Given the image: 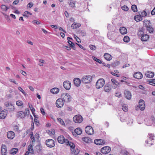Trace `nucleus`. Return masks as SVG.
Returning <instances> with one entry per match:
<instances>
[{"instance_id": "nucleus-1", "label": "nucleus", "mask_w": 155, "mask_h": 155, "mask_svg": "<svg viewBox=\"0 0 155 155\" xmlns=\"http://www.w3.org/2000/svg\"><path fill=\"white\" fill-rule=\"evenodd\" d=\"M137 35L139 37H141V40L142 41H146L149 38V36L145 34H144L143 29H141L139 30L137 33Z\"/></svg>"}, {"instance_id": "nucleus-2", "label": "nucleus", "mask_w": 155, "mask_h": 155, "mask_svg": "<svg viewBox=\"0 0 155 155\" xmlns=\"http://www.w3.org/2000/svg\"><path fill=\"white\" fill-rule=\"evenodd\" d=\"M107 28L109 31L107 33V36L108 38L112 39L113 36L111 35V34L112 32H116V28L110 24L107 25Z\"/></svg>"}, {"instance_id": "nucleus-3", "label": "nucleus", "mask_w": 155, "mask_h": 155, "mask_svg": "<svg viewBox=\"0 0 155 155\" xmlns=\"http://www.w3.org/2000/svg\"><path fill=\"white\" fill-rule=\"evenodd\" d=\"M61 99L63 101L65 102H68L71 101L72 100V97L68 94L64 93L61 95Z\"/></svg>"}, {"instance_id": "nucleus-4", "label": "nucleus", "mask_w": 155, "mask_h": 155, "mask_svg": "<svg viewBox=\"0 0 155 155\" xmlns=\"http://www.w3.org/2000/svg\"><path fill=\"white\" fill-rule=\"evenodd\" d=\"M148 138L146 141V143L149 144V146L153 144L154 143V140L155 139V135L152 134H149L148 136Z\"/></svg>"}, {"instance_id": "nucleus-5", "label": "nucleus", "mask_w": 155, "mask_h": 155, "mask_svg": "<svg viewBox=\"0 0 155 155\" xmlns=\"http://www.w3.org/2000/svg\"><path fill=\"white\" fill-rule=\"evenodd\" d=\"M105 84V81L103 78L98 80L96 84V87L97 89H100L103 87Z\"/></svg>"}, {"instance_id": "nucleus-6", "label": "nucleus", "mask_w": 155, "mask_h": 155, "mask_svg": "<svg viewBox=\"0 0 155 155\" xmlns=\"http://www.w3.org/2000/svg\"><path fill=\"white\" fill-rule=\"evenodd\" d=\"M92 77L90 75H87L84 76L81 79V81L84 83H88L92 80Z\"/></svg>"}, {"instance_id": "nucleus-7", "label": "nucleus", "mask_w": 155, "mask_h": 155, "mask_svg": "<svg viewBox=\"0 0 155 155\" xmlns=\"http://www.w3.org/2000/svg\"><path fill=\"white\" fill-rule=\"evenodd\" d=\"M72 40V39L70 38L69 37L67 38V39L68 40V42L70 46V47L68 46H65V48L67 50L69 51L71 49V48H72L73 49L75 50L76 48L74 46V44L71 41H70V39Z\"/></svg>"}, {"instance_id": "nucleus-8", "label": "nucleus", "mask_w": 155, "mask_h": 155, "mask_svg": "<svg viewBox=\"0 0 155 155\" xmlns=\"http://www.w3.org/2000/svg\"><path fill=\"white\" fill-rule=\"evenodd\" d=\"M83 117L80 115H77L74 116L73 120L76 123H81L83 121Z\"/></svg>"}, {"instance_id": "nucleus-9", "label": "nucleus", "mask_w": 155, "mask_h": 155, "mask_svg": "<svg viewBox=\"0 0 155 155\" xmlns=\"http://www.w3.org/2000/svg\"><path fill=\"white\" fill-rule=\"evenodd\" d=\"M46 144L48 147H53L55 145V142L52 139H49L46 140Z\"/></svg>"}, {"instance_id": "nucleus-10", "label": "nucleus", "mask_w": 155, "mask_h": 155, "mask_svg": "<svg viewBox=\"0 0 155 155\" xmlns=\"http://www.w3.org/2000/svg\"><path fill=\"white\" fill-rule=\"evenodd\" d=\"M110 150V148L107 146L102 147L101 149V152L103 154H106L109 153Z\"/></svg>"}, {"instance_id": "nucleus-11", "label": "nucleus", "mask_w": 155, "mask_h": 155, "mask_svg": "<svg viewBox=\"0 0 155 155\" xmlns=\"http://www.w3.org/2000/svg\"><path fill=\"white\" fill-rule=\"evenodd\" d=\"M85 131L86 133L89 134L91 135L94 133L93 129L91 126H88L85 128Z\"/></svg>"}, {"instance_id": "nucleus-12", "label": "nucleus", "mask_w": 155, "mask_h": 155, "mask_svg": "<svg viewBox=\"0 0 155 155\" xmlns=\"http://www.w3.org/2000/svg\"><path fill=\"white\" fill-rule=\"evenodd\" d=\"M146 124L147 126H151L153 124L155 126V118L153 117H151L146 122Z\"/></svg>"}, {"instance_id": "nucleus-13", "label": "nucleus", "mask_w": 155, "mask_h": 155, "mask_svg": "<svg viewBox=\"0 0 155 155\" xmlns=\"http://www.w3.org/2000/svg\"><path fill=\"white\" fill-rule=\"evenodd\" d=\"M64 101L61 98H59L56 102V106L59 108L62 107L64 105Z\"/></svg>"}, {"instance_id": "nucleus-14", "label": "nucleus", "mask_w": 155, "mask_h": 155, "mask_svg": "<svg viewBox=\"0 0 155 155\" xmlns=\"http://www.w3.org/2000/svg\"><path fill=\"white\" fill-rule=\"evenodd\" d=\"M7 136L8 139L12 140L15 137V134L12 131H9L7 132Z\"/></svg>"}, {"instance_id": "nucleus-15", "label": "nucleus", "mask_w": 155, "mask_h": 155, "mask_svg": "<svg viewBox=\"0 0 155 155\" xmlns=\"http://www.w3.org/2000/svg\"><path fill=\"white\" fill-rule=\"evenodd\" d=\"M64 87L67 90H69L71 87V83L68 81H66L63 83Z\"/></svg>"}, {"instance_id": "nucleus-16", "label": "nucleus", "mask_w": 155, "mask_h": 155, "mask_svg": "<svg viewBox=\"0 0 155 155\" xmlns=\"http://www.w3.org/2000/svg\"><path fill=\"white\" fill-rule=\"evenodd\" d=\"M26 115L25 113L22 111H20L17 112L16 115L18 118L23 119L25 117Z\"/></svg>"}, {"instance_id": "nucleus-17", "label": "nucleus", "mask_w": 155, "mask_h": 155, "mask_svg": "<svg viewBox=\"0 0 155 155\" xmlns=\"http://www.w3.org/2000/svg\"><path fill=\"white\" fill-rule=\"evenodd\" d=\"M94 142L96 145H102L105 143V141L104 140L97 139L94 140Z\"/></svg>"}, {"instance_id": "nucleus-18", "label": "nucleus", "mask_w": 155, "mask_h": 155, "mask_svg": "<svg viewBox=\"0 0 155 155\" xmlns=\"http://www.w3.org/2000/svg\"><path fill=\"white\" fill-rule=\"evenodd\" d=\"M58 142L62 144L65 143L66 144V140H68L67 139H65L63 136H59L58 138Z\"/></svg>"}, {"instance_id": "nucleus-19", "label": "nucleus", "mask_w": 155, "mask_h": 155, "mask_svg": "<svg viewBox=\"0 0 155 155\" xmlns=\"http://www.w3.org/2000/svg\"><path fill=\"white\" fill-rule=\"evenodd\" d=\"M139 108L141 110H143L145 108V104L144 101L140 100L139 101Z\"/></svg>"}, {"instance_id": "nucleus-20", "label": "nucleus", "mask_w": 155, "mask_h": 155, "mask_svg": "<svg viewBox=\"0 0 155 155\" xmlns=\"http://www.w3.org/2000/svg\"><path fill=\"white\" fill-rule=\"evenodd\" d=\"M134 75V77L137 79H140L142 78L143 77V74H142L139 72H135Z\"/></svg>"}, {"instance_id": "nucleus-21", "label": "nucleus", "mask_w": 155, "mask_h": 155, "mask_svg": "<svg viewBox=\"0 0 155 155\" xmlns=\"http://www.w3.org/2000/svg\"><path fill=\"white\" fill-rule=\"evenodd\" d=\"M111 81L112 83V87L114 89L116 88L119 85V83L114 79L112 78Z\"/></svg>"}, {"instance_id": "nucleus-22", "label": "nucleus", "mask_w": 155, "mask_h": 155, "mask_svg": "<svg viewBox=\"0 0 155 155\" xmlns=\"http://www.w3.org/2000/svg\"><path fill=\"white\" fill-rule=\"evenodd\" d=\"M1 151L2 155H6L7 153V150L5 145H2L1 146Z\"/></svg>"}, {"instance_id": "nucleus-23", "label": "nucleus", "mask_w": 155, "mask_h": 155, "mask_svg": "<svg viewBox=\"0 0 155 155\" xmlns=\"http://www.w3.org/2000/svg\"><path fill=\"white\" fill-rule=\"evenodd\" d=\"M7 112L5 110H2L0 113V118L1 119H4L7 116Z\"/></svg>"}, {"instance_id": "nucleus-24", "label": "nucleus", "mask_w": 155, "mask_h": 155, "mask_svg": "<svg viewBox=\"0 0 155 155\" xmlns=\"http://www.w3.org/2000/svg\"><path fill=\"white\" fill-rule=\"evenodd\" d=\"M124 94L125 97L127 99L130 100L131 98V93L129 91L125 90L124 91Z\"/></svg>"}, {"instance_id": "nucleus-25", "label": "nucleus", "mask_w": 155, "mask_h": 155, "mask_svg": "<svg viewBox=\"0 0 155 155\" xmlns=\"http://www.w3.org/2000/svg\"><path fill=\"white\" fill-rule=\"evenodd\" d=\"M74 83L75 86L78 87L80 86L81 83V80L78 78H76L74 80Z\"/></svg>"}, {"instance_id": "nucleus-26", "label": "nucleus", "mask_w": 155, "mask_h": 155, "mask_svg": "<svg viewBox=\"0 0 155 155\" xmlns=\"http://www.w3.org/2000/svg\"><path fill=\"white\" fill-rule=\"evenodd\" d=\"M104 57L106 60L108 61H110L112 58V56L108 53H105Z\"/></svg>"}, {"instance_id": "nucleus-27", "label": "nucleus", "mask_w": 155, "mask_h": 155, "mask_svg": "<svg viewBox=\"0 0 155 155\" xmlns=\"http://www.w3.org/2000/svg\"><path fill=\"white\" fill-rule=\"evenodd\" d=\"M80 150L78 148L71 149V153H74L75 155H78L80 152Z\"/></svg>"}, {"instance_id": "nucleus-28", "label": "nucleus", "mask_w": 155, "mask_h": 155, "mask_svg": "<svg viewBox=\"0 0 155 155\" xmlns=\"http://www.w3.org/2000/svg\"><path fill=\"white\" fill-rule=\"evenodd\" d=\"M120 32L122 35H125L127 33V29L124 27H121L120 28Z\"/></svg>"}, {"instance_id": "nucleus-29", "label": "nucleus", "mask_w": 155, "mask_h": 155, "mask_svg": "<svg viewBox=\"0 0 155 155\" xmlns=\"http://www.w3.org/2000/svg\"><path fill=\"white\" fill-rule=\"evenodd\" d=\"M66 144L67 145H69L71 149L74 148L75 147V145L72 142H70L68 140H66Z\"/></svg>"}, {"instance_id": "nucleus-30", "label": "nucleus", "mask_w": 155, "mask_h": 155, "mask_svg": "<svg viewBox=\"0 0 155 155\" xmlns=\"http://www.w3.org/2000/svg\"><path fill=\"white\" fill-rule=\"evenodd\" d=\"M145 75L147 78H152L153 77L154 74L153 72L148 71L145 74Z\"/></svg>"}, {"instance_id": "nucleus-31", "label": "nucleus", "mask_w": 155, "mask_h": 155, "mask_svg": "<svg viewBox=\"0 0 155 155\" xmlns=\"http://www.w3.org/2000/svg\"><path fill=\"white\" fill-rule=\"evenodd\" d=\"M81 25L80 23H74L71 25V27L74 29L80 27Z\"/></svg>"}, {"instance_id": "nucleus-32", "label": "nucleus", "mask_w": 155, "mask_h": 155, "mask_svg": "<svg viewBox=\"0 0 155 155\" xmlns=\"http://www.w3.org/2000/svg\"><path fill=\"white\" fill-rule=\"evenodd\" d=\"M59 91V89L57 87H54L51 89L50 90V92L52 94H57Z\"/></svg>"}, {"instance_id": "nucleus-33", "label": "nucleus", "mask_w": 155, "mask_h": 155, "mask_svg": "<svg viewBox=\"0 0 155 155\" xmlns=\"http://www.w3.org/2000/svg\"><path fill=\"white\" fill-rule=\"evenodd\" d=\"M83 141L85 142L88 143L91 142V140L88 137H84L82 138Z\"/></svg>"}, {"instance_id": "nucleus-34", "label": "nucleus", "mask_w": 155, "mask_h": 155, "mask_svg": "<svg viewBox=\"0 0 155 155\" xmlns=\"http://www.w3.org/2000/svg\"><path fill=\"white\" fill-rule=\"evenodd\" d=\"M57 120L61 125L65 127V124L63 120L60 118L58 117L57 118Z\"/></svg>"}, {"instance_id": "nucleus-35", "label": "nucleus", "mask_w": 155, "mask_h": 155, "mask_svg": "<svg viewBox=\"0 0 155 155\" xmlns=\"http://www.w3.org/2000/svg\"><path fill=\"white\" fill-rule=\"evenodd\" d=\"M134 19L136 21L138 22L142 21L143 18L140 15H136L134 17Z\"/></svg>"}, {"instance_id": "nucleus-36", "label": "nucleus", "mask_w": 155, "mask_h": 155, "mask_svg": "<svg viewBox=\"0 0 155 155\" xmlns=\"http://www.w3.org/2000/svg\"><path fill=\"white\" fill-rule=\"evenodd\" d=\"M75 133L78 135H80L82 133L81 129L80 128H76L74 130Z\"/></svg>"}, {"instance_id": "nucleus-37", "label": "nucleus", "mask_w": 155, "mask_h": 155, "mask_svg": "<svg viewBox=\"0 0 155 155\" xmlns=\"http://www.w3.org/2000/svg\"><path fill=\"white\" fill-rule=\"evenodd\" d=\"M68 3L69 6L72 7H74L75 4V1L73 0H69Z\"/></svg>"}, {"instance_id": "nucleus-38", "label": "nucleus", "mask_w": 155, "mask_h": 155, "mask_svg": "<svg viewBox=\"0 0 155 155\" xmlns=\"http://www.w3.org/2000/svg\"><path fill=\"white\" fill-rule=\"evenodd\" d=\"M18 151V149L17 148H13L10 151V153L12 154H15Z\"/></svg>"}, {"instance_id": "nucleus-39", "label": "nucleus", "mask_w": 155, "mask_h": 155, "mask_svg": "<svg viewBox=\"0 0 155 155\" xmlns=\"http://www.w3.org/2000/svg\"><path fill=\"white\" fill-rule=\"evenodd\" d=\"M32 14L28 11L25 12L23 14V16L24 17H28L29 15H31Z\"/></svg>"}, {"instance_id": "nucleus-40", "label": "nucleus", "mask_w": 155, "mask_h": 155, "mask_svg": "<svg viewBox=\"0 0 155 155\" xmlns=\"http://www.w3.org/2000/svg\"><path fill=\"white\" fill-rule=\"evenodd\" d=\"M34 144H30L28 146V151L30 153H32L33 152V146Z\"/></svg>"}, {"instance_id": "nucleus-41", "label": "nucleus", "mask_w": 155, "mask_h": 155, "mask_svg": "<svg viewBox=\"0 0 155 155\" xmlns=\"http://www.w3.org/2000/svg\"><path fill=\"white\" fill-rule=\"evenodd\" d=\"M92 58L93 60L97 62L100 64H101V63H102V61L100 59L97 58L96 57L94 56H93Z\"/></svg>"}, {"instance_id": "nucleus-42", "label": "nucleus", "mask_w": 155, "mask_h": 155, "mask_svg": "<svg viewBox=\"0 0 155 155\" xmlns=\"http://www.w3.org/2000/svg\"><path fill=\"white\" fill-rule=\"evenodd\" d=\"M146 27L148 31L150 33H152L153 32L154 29L152 27L150 26H147Z\"/></svg>"}, {"instance_id": "nucleus-43", "label": "nucleus", "mask_w": 155, "mask_h": 155, "mask_svg": "<svg viewBox=\"0 0 155 155\" xmlns=\"http://www.w3.org/2000/svg\"><path fill=\"white\" fill-rule=\"evenodd\" d=\"M139 13V15L141 16V17H145L147 15V13L145 11H143L140 12Z\"/></svg>"}, {"instance_id": "nucleus-44", "label": "nucleus", "mask_w": 155, "mask_h": 155, "mask_svg": "<svg viewBox=\"0 0 155 155\" xmlns=\"http://www.w3.org/2000/svg\"><path fill=\"white\" fill-rule=\"evenodd\" d=\"M122 109L124 112H127L128 110V107L127 105L124 104L122 106Z\"/></svg>"}, {"instance_id": "nucleus-45", "label": "nucleus", "mask_w": 155, "mask_h": 155, "mask_svg": "<svg viewBox=\"0 0 155 155\" xmlns=\"http://www.w3.org/2000/svg\"><path fill=\"white\" fill-rule=\"evenodd\" d=\"M111 90V88L108 85H106L104 87V91L106 92H109Z\"/></svg>"}, {"instance_id": "nucleus-46", "label": "nucleus", "mask_w": 155, "mask_h": 155, "mask_svg": "<svg viewBox=\"0 0 155 155\" xmlns=\"http://www.w3.org/2000/svg\"><path fill=\"white\" fill-rule=\"evenodd\" d=\"M16 104L18 106H21L23 105V103L22 101L18 100L16 102Z\"/></svg>"}, {"instance_id": "nucleus-47", "label": "nucleus", "mask_w": 155, "mask_h": 155, "mask_svg": "<svg viewBox=\"0 0 155 155\" xmlns=\"http://www.w3.org/2000/svg\"><path fill=\"white\" fill-rule=\"evenodd\" d=\"M1 8L2 10L4 11H6L8 9V8L5 5H2L1 6Z\"/></svg>"}, {"instance_id": "nucleus-48", "label": "nucleus", "mask_w": 155, "mask_h": 155, "mask_svg": "<svg viewBox=\"0 0 155 155\" xmlns=\"http://www.w3.org/2000/svg\"><path fill=\"white\" fill-rule=\"evenodd\" d=\"M132 10L134 12H137V6L135 5H133L131 6Z\"/></svg>"}, {"instance_id": "nucleus-49", "label": "nucleus", "mask_w": 155, "mask_h": 155, "mask_svg": "<svg viewBox=\"0 0 155 155\" xmlns=\"http://www.w3.org/2000/svg\"><path fill=\"white\" fill-rule=\"evenodd\" d=\"M123 40L126 42H128L130 41V38L128 36H125L123 38Z\"/></svg>"}, {"instance_id": "nucleus-50", "label": "nucleus", "mask_w": 155, "mask_h": 155, "mask_svg": "<svg viewBox=\"0 0 155 155\" xmlns=\"http://www.w3.org/2000/svg\"><path fill=\"white\" fill-rule=\"evenodd\" d=\"M149 83L151 85L155 86V79L151 80L149 81Z\"/></svg>"}, {"instance_id": "nucleus-51", "label": "nucleus", "mask_w": 155, "mask_h": 155, "mask_svg": "<svg viewBox=\"0 0 155 155\" xmlns=\"http://www.w3.org/2000/svg\"><path fill=\"white\" fill-rule=\"evenodd\" d=\"M34 116L35 117L34 121L35 123L37 125H38L39 124V122L38 121V120L37 119L38 118L36 117L35 115H34Z\"/></svg>"}, {"instance_id": "nucleus-52", "label": "nucleus", "mask_w": 155, "mask_h": 155, "mask_svg": "<svg viewBox=\"0 0 155 155\" xmlns=\"http://www.w3.org/2000/svg\"><path fill=\"white\" fill-rule=\"evenodd\" d=\"M127 121V124L129 125H131L133 123L132 120L130 118H128Z\"/></svg>"}, {"instance_id": "nucleus-53", "label": "nucleus", "mask_w": 155, "mask_h": 155, "mask_svg": "<svg viewBox=\"0 0 155 155\" xmlns=\"http://www.w3.org/2000/svg\"><path fill=\"white\" fill-rule=\"evenodd\" d=\"M8 109L9 111H12L14 110L15 108L14 106L12 104L10 107H8Z\"/></svg>"}, {"instance_id": "nucleus-54", "label": "nucleus", "mask_w": 155, "mask_h": 155, "mask_svg": "<svg viewBox=\"0 0 155 155\" xmlns=\"http://www.w3.org/2000/svg\"><path fill=\"white\" fill-rule=\"evenodd\" d=\"M121 8L123 10L125 11H127L129 9V8L128 7L125 5L122 6L121 7Z\"/></svg>"}, {"instance_id": "nucleus-55", "label": "nucleus", "mask_w": 155, "mask_h": 155, "mask_svg": "<svg viewBox=\"0 0 155 155\" xmlns=\"http://www.w3.org/2000/svg\"><path fill=\"white\" fill-rule=\"evenodd\" d=\"M33 4L32 2H30L27 5V8H31L33 6Z\"/></svg>"}, {"instance_id": "nucleus-56", "label": "nucleus", "mask_w": 155, "mask_h": 155, "mask_svg": "<svg viewBox=\"0 0 155 155\" xmlns=\"http://www.w3.org/2000/svg\"><path fill=\"white\" fill-rule=\"evenodd\" d=\"M89 47L90 49L92 50H95L96 49V47L93 45H89Z\"/></svg>"}, {"instance_id": "nucleus-57", "label": "nucleus", "mask_w": 155, "mask_h": 155, "mask_svg": "<svg viewBox=\"0 0 155 155\" xmlns=\"http://www.w3.org/2000/svg\"><path fill=\"white\" fill-rule=\"evenodd\" d=\"M18 90L20 91L22 93L24 94V95H25L26 94V93L24 91L21 87H18Z\"/></svg>"}, {"instance_id": "nucleus-58", "label": "nucleus", "mask_w": 155, "mask_h": 155, "mask_svg": "<svg viewBox=\"0 0 155 155\" xmlns=\"http://www.w3.org/2000/svg\"><path fill=\"white\" fill-rule=\"evenodd\" d=\"M125 118L126 117L124 115H123L121 116V117H120V120L122 122H124L125 121Z\"/></svg>"}, {"instance_id": "nucleus-59", "label": "nucleus", "mask_w": 155, "mask_h": 155, "mask_svg": "<svg viewBox=\"0 0 155 155\" xmlns=\"http://www.w3.org/2000/svg\"><path fill=\"white\" fill-rule=\"evenodd\" d=\"M12 104L8 102H6L5 103V106L7 107H9L11 105H12Z\"/></svg>"}, {"instance_id": "nucleus-60", "label": "nucleus", "mask_w": 155, "mask_h": 155, "mask_svg": "<svg viewBox=\"0 0 155 155\" xmlns=\"http://www.w3.org/2000/svg\"><path fill=\"white\" fill-rule=\"evenodd\" d=\"M115 96L118 97H121V94L120 92H117L116 93Z\"/></svg>"}, {"instance_id": "nucleus-61", "label": "nucleus", "mask_w": 155, "mask_h": 155, "mask_svg": "<svg viewBox=\"0 0 155 155\" xmlns=\"http://www.w3.org/2000/svg\"><path fill=\"white\" fill-rule=\"evenodd\" d=\"M9 81L12 82H13L15 84H17L18 83H17V82L15 81L14 79H9Z\"/></svg>"}, {"instance_id": "nucleus-62", "label": "nucleus", "mask_w": 155, "mask_h": 155, "mask_svg": "<svg viewBox=\"0 0 155 155\" xmlns=\"http://www.w3.org/2000/svg\"><path fill=\"white\" fill-rule=\"evenodd\" d=\"M111 73L113 75L116 76L117 77H119L120 76V75L117 74H116V73H114V72H111Z\"/></svg>"}, {"instance_id": "nucleus-63", "label": "nucleus", "mask_w": 155, "mask_h": 155, "mask_svg": "<svg viewBox=\"0 0 155 155\" xmlns=\"http://www.w3.org/2000/svg\"><path fill=\"white\" fill-rule=\"evenodd\" d=\"M55 130L54 129H52L51 130V132L49 133V135H51V134L54 135L55 133Z\"/></svg>"}, {"instance_id": "nucleus-64", "label": "nucleus", "mask_w": 155, "mask_h": 155, "mask_svg": "<svg viewBox=\"0 0 155 155\" xmlns=\"http://www.w3.org/2000/svg\"><path fill=\"white\" fill-rule=\"evenodd\" d=\"M32 23L34 24H36L37 25H39L40 23V22L37 20H34L32 21Z\"/></svg>"}]
</instances>
